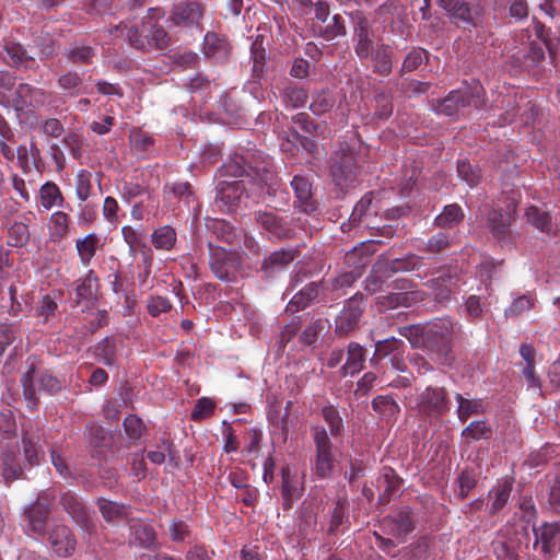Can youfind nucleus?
I'll list each match as a JSON object with an SVG mask.
<instances>
[{"mask_svg":"<svg viewBox=\"0 0 560 560\" xmlns=\"http://www.w3.org/2000/svg\"><path fill=\"white\" fill-rule=\"evenodd\" d=\"M220 176L249 177L258 187L259 197L276 211H285L290 206V194L282 187L272 161L261 151L247 149L235 153L219 170Z\"/></svg>","mask_w":560,"mask_h":560,"instance_id":"obj_1","label":"nucleus"},{"mask_svg":"<svg viewBox=\"0 0 560 560\" xmlns=\"http://www.w3.org/2000/svg\"><path fill=\"white\" fill-rule=\"evenodd\" d=\"M460 324L451 317H439L424 325H408L398 328L413 349H425L438 363L451 364L452 350L460 332Z\"/></svg>","mask_w":560,"mask_h":560,"instance_id":"obj_2","label":"nucleus"},{"mask_svg":"<svg viewBox=\"0 0 560 560\" xmlns=\"http://www.w3.org/2000/svg\"><path fill=\"white\" fill-rule=\"evenodd\" d=\"M39 438L27 431L22 435L23 458L20 455L19 448L14 446H2L1 460V475L5 482L24 477L26 470H30L40 464V458L44 456L42 446L38 444Z\"/></svg>","mask_w":560,"mask_h":560,"instance_id":"obj_3","label":"nucleus"},{"mask_svg":"<svg viewBox=\"0 0 560 560\" xmlns=\"http://www.w3.org/2000/svg\"><path fill=\"white\" fill-rule=\"evenodd\" d=\"M329 171L334 184L346 191L359 184L362 158L354 147L341 142L330 158Z\"/></svg>","mask_w":560,"mask_h":560,"instance_id":"obj_4","label":"nucleus"},{"mask_svg":"<svg viewBox=\"0 0 560 560\" xmlns=\"http://www.w3.org/2000/svg\"><path fill=\"white\" fill-rule=\"evenodd\" d=\"M406 343L398 338L390 337L375 342V350L370 359V365L376 371L384 369L382 362L387 361L395 372L405 373L408 371L406 362Z\"/></svg>","mask_w":560,"mask_h":560,"instance_id":"obj_5","label":"nucleus"},{"mask_svg":"<svg viewBox=\"0 0 560 560\" xmlns=\"http://www.w3.org/2000/svg\"><path fill=\"white\" fill-rule=\"evenodd\" d=\"M485 104V90L478 82H475L464 89L450 92L439 105L438 112L446 116H454L458 110L468 106H474L479 109L482 108Z\"/></svg>","mask_w":560,"mask_h":560,"instance_id":"obj_6","label":"nucleus"},{"mask_svg":"<svg viewBox=\"0 0 560 560\" xmlns=\"http://www.w3.org/2000/svg\"><path fill=\"white\" fill-rule=\"evenodd\" d=\"M209 268L217 279L224 282L235 280L236 273L242 266V259L237 252L225 249L208 242Z\"/></svg>","mask_w":560,"mask_h":560,"instance_id":"obj_7","label":"nucleus"},{"mask_svg":"<svg viewBox=\"0 0 560 560\" xmlns=\"http://www.w3.org/2000/svg\"><path fill=\"white\" fill-rule=\"evenodd\" d=\"M516 219L515 203H509L505 211L491 209L487 213V228L492 236L504 245H512L518 237L513 229Z\"/></svg>","mask_w":560,"mask_h":560,"instance_id":"obj_8","label":"nucleus"},{"mask_svg":"<svg viewBox=\"0 0 560 560\" xmlns=\"http://www.w3.org/2000/svg\"><path fill=\"white\" fill-rule=\"evenodd\" d=\"M366 307L365 296L355 293L348 299L335 318L334 332L340 337H348L360 328L361 319Z\"/></svg>","mask_w":560,"mask_h":560,"instance_id":"obj_9","label":"nucleus"},{"mask_svg":"<svg viewBox=\"0 0 560 560\" xmlns=\"http://www.w3.org/2000/svg\"><path fill=\"white\" fill-rule=\"evenodd\" d=\"M450 398L444 387L428 386L417 397V411L429 421L439 420L450 411Z\"/></svg>","mask_w":560,"mask_h":560,"instance_id":"obj_10","label":"nucleus"},{"mask_svg":"<svg viewBox=\"0 0 560 560\" xmlns=\"http://www.w3.org/2000/svg\"><path fill=\"white\" fill-rule=\"evenodd\" d=\"M375 269L377 271H384L386 278L397 272H413L419 279L434 275L429 265L424 261V258L416 254H408L405 257L392 260L382 255L375 262Z\"/></svg>","mask_w":560,"mask_h":560,"instance_id":"obj_11","label":"nucleus"},{"mask_svg":"<svg viewBox=\"0 0 560 560\" xmlns=\"http://www.w3.org/2000/svg\"><path fill=\"white\" fill-rule=\"evenodd\" d=\"M314 16L318 24H313V31L323 39L330 42L347 34L346 23L340 14L330 16V7L326 1L312 3Z\"/></svg>","mask_w":560,"mask_h":560,"instance_id":"obj_12","label":"nucleus"},{"mask_svg":"<svg viewBox=\"0 0 560 560\" xmlns=\"http://www.w3.org/2000/svg\"><path fill=\"white\" fill-rule=\"evenodd\" d=\"M311 432L315 444V474L320 478H327L332 472L335 464L331 440L324 427H312Z\"/></svg>","mask_w":560,"mask_h":560,"instance_id":"obj_13","label":"nucleus"},{"mask_svg":"<svg viewBox=\"0 0 560 560\" xmlns=\"http://www.w3.org/2000/svg\"><path fill=\"white\" fill-rule=\"evenodd\" d=\"M353 27L354 51L361 60H368L375 48V32L372 23L361 11L351 14Z\"/></svg>","mask_w":560,"mask_h":560,"instance_id":"obj_14","label":"nucleus"},{"mask_svg":"<svg viewBox=\"0 0 560 560\" xmlns=\"http://www.w3.org/2000/svg\"><path fill=\"white\" fill-rule=\"evenodd\" d=\"M256 225L268 234L269 238L289 240L294 235L291 222L275 211L256 210L253 213Z\"/></svg>","mask_w":560,"mask_h":560,"instance_id":"obj_15","label":"nucleus"},{"mask_svg":"<svg viewBox=\"0 0 560 560\" xmlns=\"http://www.w3.org/2000/svg\"><path fill=\"white\" fill-rule=\"evenodd\" d=\"M214 203L217 208L225 213L236 211L246 195V188L242 180H220L215 188Z\"/></svg>","mask_w":560,"mask_h":560,"instance_id":"obj_16","label":"nucleus"},{"mask_svg":"<svg viewBox=\"0 0 560 560\" xmlns=\"http://www.w3.org/2000/svg\"><path fill=\"white\" fill-rule=\"evenodd\" d=\"M459 281L457 268H445L442 273L425 282V285L431 291L433 301L440 306H446L454 293L455 288Z\"/></svg>","mask_w":560,"mask_h":560,"instance_id":"obj_17","label":"nucleus"},{"mask_svg":"<svg viewBox=\"0 0 560 560\" xmlns=\"http://www.w3.org/2000/svg\"><path fill=\"white\" fill-rule=\"evenodd\" d=\"M534 547L539 546L545 560L553 558L560 551V523L545 522L533 526Z\"/></svg>","mask_w":560,"mask_h":560,"instance_id":"obj_18","label":"nucleus"},{"mask_svg":"<svg viewBox=\"0 0 560 560\" xmlns=\"http://www.w3.org/2000/svg\"><path fill=\"white\" fill-rule=\"evenodd\" d=\"M58 497L62 510L77 525L86 530L93 527L86 505L74 491L69 489L60 490Z\"/></svg>","mask_w":560,"mask_h":560,"instance_id":"obj_19","label":"nucleus"},{"mask_svg":"<svg viewBox=\"0 0 560 560\" xmlns=\"http://www.w3.org/2000/svg\"><path fill=\"white\" fill-rule=\"evenodd\" d=\"M203 7L195 0L182 1L173 5L168 21L178 27L202 30Z\"/></svg>","mask_w":560,"mask_h":560,"instance_id":"obj_20","label":"nucleus"},{"mask_svg":"<svg viewBox=\"0 0 560 560\" xmlns=\"http://www.w3.org/2000/svg\"><path fill=\"white\" fill-rule=\"evenodd\" d=\"M50 548L58 557H70L75 551L77 539L73 532L63 524L52 525L45 535Z\"/></svg>","mask_w":560,"mask_h":560,"instance_id":"obj_21","label":"nucleus"},{"mask_svg":"<svg viewBox=\"0 0 560 560\" xmlns=\"http://www.w3.org/2000/svg\"><path fill=\"white\" fill-rule=\"evenodd\" d=\"M290 186L295 197L293 202L294 208L307 214L317 210V202L313 197V186L308 176L303 174L294 175L290 182Z\"/></svg>","mask_w":560,"mask_h":560,"instance_id":"obj_22","label":"nucleus"},{"mask_svg":"<svg viewBox=\"0 0 560 560\" xmlns=\"http://www.w3.org/2000/svg\"><path fill=\"white\" fill-rule=\"evenodd\" d=\"M201 51L206 58L223 65L230 59L232 45L225 35L209 31L205 34Z\"/></svg>","mask_w":560,"mask_h":560,"instance_id":"obj_23","label":"nucleus"},{"mask_svg":"<svg viewBox=\"0 0 560 560\" xmlns=\"http://www.w3.org/2000/svg\"><path fill=\"white\" fill-rule=\"evenodd\" d=\"M14 94L13 106L16 110H21L25 106L45 107L50 104L51 93L27 83L19 84Z\"/></svg>","mask_w":560,"mask_h":560,"instance_id":"obj_24","label":"nucleus"},{"mask_svg":"<svg viewBox=\"0 0 560 560\" xmlns=\"http://www.w3.org/2000/svg\"><path fill=\"white\" fill-rule=\"evenodd\" d=\"M298 256V249L276 250L262 260L259 271L266 279L275 278L278 273L285 270Z\"/></svg>","mask_w":560,"mask_h":560,"instance_id":"obj_25","label":"nucleus"},{"mask_svg":"<svg viewBox=\"0 0 560 560\" xmlns=\"http://www.w3.org/2000/svg\"><path fill=\"white\" fill-rule=\"evenodd\" d=\"M129 544L144 549H152L158 546L154 528L139 518L129 520Z\"/></svg>","mask_w":560,"mask_h":560,"instance_id":"obj_26","label":"nucleus"},{"mask_svg":"<svg viewBox=\"0 0 560 560\" xmlns=\"http://www.w3.org/2000/svg\"><path fill=\"white\" fill-rule=\"evenodd\" d=\"M97 280L93 270H89L83 278L78 280L75 288L77 304H82L83 311H89L96 305L98 292Z\"/></svg>","mask_w":560,"mask_h":560,"instance_id":"obj_27","label":"nucleus"},{"mask_svg":"<svg viewBox=\"0 0 560 560\" xmlns=\"http://www.w3.org/2000/svg\"><path fill=\"white\" fill-rule=\"evenodd\" d=\"M382 243L381 241H368L361 243L360 246L353 247L345 254L343 262L351 270L363 273L364 268L369 262V258L375 252V245Z\"/></svg>","mask_w":560,"mask_h":560,"instance_id":"obj_28","label":"nucleus"},{"mask_svg":"<svg viewBox=\"0 0 560 560\" xmlns=\"http://www.w3.org/2000/svg\"><path fill=\"white\" fill-rule=\"evenodd\" d=\"M47 510H42L33 504L24 508L25 530L28 535L35 537H45L49 528L47 522L49 517Z\"/></svg>","mask_w":560,"mask_h":560,"instance_id":"obj_29","label":"nucleus"},{"mask_svg":"<svg viewBox=\"0 0 560 560\" xmlns=\"http://www.w3.org/2000/svg\"><path fill=\"white\" fill-rule=\"evenodd\" d=\"M366 361V350L358 342L351 341L347 347V360L339 369L341 377L353 376L361 372Z\"/></svg>","mask_w":560,"mask_h":560,"instance_id":"obj_30","label":"nucleus"},{"mask_svg":"<svg viewBox=\"0 0 560 560\" xmlns=\"http://www.w3.org/2000/svg\"><path fill=\"white\" fill-rule=\"evenodd\" d=\"M96 506L98 508L102 517L107 523H119L122 521H127L129 523V520L132 518L130 517L131 508L124 503L112 501L105 498H98L96 501Z\"/></svg>","mask_w":560,"mask_h":560,"instance_id":"obj_31","label":"nucleus"},{"mask_svg":"<svg viewBox=\"0 0 560 560\" xmlns=\"http://www.w3.org/2000/svg\"><path fill=\"white\" fill-rule=\"evenodd\" d=\"M3 50L5 52L4 61L12 68L27 69L30 63L34 62V57L28 54L26 48L13 39L3 40Z\"/></svg>","mask_w":560,"mask_h":560,"instance_id":"obj_32","label":"nucleus"},{"mask_svg":"<svg viewBox=\"0 0 560 560\" xmlns=\"http://www.w3.org/2000/svg\"><path fill=\"white\" fill-rule=\"evenodd\" d=\"M388 527L389 534L395 537L404 538L415 529V523L408 509H401L393 515H388L383 521Z\"/></svg>","mask_w":560,"mask_h":560,"instance_id":"obj_33","label":"nucleus"},{"mask_svg":"<svg viewBox=\"0 0 560 560\" xmlns=\"http://www.w3.org/2000/svg\"><path fill=\"white\" fill-rule=\"evenodd\" d=\"M319 289L320 282H308L291 298L285 311L293 314L308 307L318 298Z\"/></svg>","mask_w":560,"mask_h":560,"instance_id":"obj_34","label":"nucleus"},{"mask_svg":"<svg viewBox=\"0 0 560 560\" xmlns=\"http://www.w3.org/2000/svg\"><path fill=\"white\" fill-rule=\"evenodd\" d=\"M281 497L284 511L291 510L294 503L301 498L303 489L299 488L298 481L291 476L289 466L281 468Z\"/></svg>","mask_w":560,"mask_h":560,"instance_id":"obj_35","label":"nucleus"},{"mask_svg":"<svg viewBox=\"0 0 560 560\" xmlns=\"http://www.w3.org/2000/svg\"><path fill=\"white\" fill-rule=\"evenodd\" d=\"M513 490V480L503 479L500 480L497 486L489 491V514L494 515L500 512L509 502L511 492Z\"/></svg>","mask_w":560,"mask_h":560,"instance_id":"obj_36","label":"nucleus"},{"mask_svg":"<svg viewBox=\"0 0 560 560\" xmlns=\"http://www.w3.org/2000/svg\"><path fill=\"white\" fill-rule=\"evenodd\" d=\"M373 61V72L387 77L393 70V51L386 44H376L372 50V56L369 58Z\"/></svg>","mask_w":560,"mask_h":560,"instance_id":"obj_37","label":"nucleus"},{"mask_svg":"<svg viewBox=\"0 0 560 560\" xmlns=\"http://www.w3.org/2000/svg\"><path fill=\"white\" fill-rule=\"evenodd\" d=\"M39 203L45 210H50L54 207L68 208L71 210L69 205H65V198L54 182H46L39 188Z\"/></svg>","mask_w":560,"mask_h":560,"instance_id":"obj_38","label":"nucleus"},{"mask_svg":"<svg viewBox=\"0 0 560 560\" xmlns=\"http://www.w3.org/2000/svg\"><path fill=\"white\" fill-rule=\"evenodd\" d=\"M374 214H376V208L373 205V192H368L355 203L349 222L353 226L365 222V226L370 228L369 219Z\"/></svg>","mask_w":560,"mask_h":560,"instance_id":"obj_39","label":"nucleus"},{"mask_svg":"<svg viewBox=\"0 0 560 560\" xmlns=\"http://www.w3.org/2000/svg\"><path fill=\"white\" fill-rule=\"evenodd\" d=\"M438 4L450 15L464 24H475V14L463 0H438Z\"/></svg>","mask_w":560,"mask_h":560,"instance_id":"obj_40","label":"nucleus"},{"mask_svg":"<svg viewBox=\"0 0 560 560\" xmlns=\"http://www.w3.org/2000/svg\"><path fill=\"white\" fill-rule=\"evenodd\" d=\"M96 55L95 47L85 45L81 42L71 44L63 50L66 59L72 63L90 65Z\"/></svg>","mask_w":560,"mask_h":560,"instance_id":"obj_41","label":"nucleus"},{"mask_svg":"<svg viewBox=\"0 0 560 560\" xmlns=\"http://www.w3.org/2000/svg\"><path fill=\"white\" fill-rule=\"evenodd\" d=\"M117 30L121 31L124 38L135 49L151 51L150 39H148L144 34L148 33V31L145 28H141L140 23L131 26H118Z\"/></svg>","mask_w":560,"mask_h":560,"instance_id":"obj_42","label":"nucleus"},{"mask_svg":"<svg viewBox=\"0 0 560 560\" xmlns=\"http://www.w3.org/2000/svg\"><path fill=\"white\" fill-rule=\"evenodd\" d=\"M425 292L421 290L389 293L383 298L382 305L395 308L398 306L409 307L418 302L423 301Z\"/></svg>","mask_w":560,"mask_h":560,"instance_id":"obj_43","label":"nucleus"},{"mask_svg":"<svg viewBox=\"0 0 560 560\" xmlns=\"http://www.w3.org/2000/svg\"><path fill=\"white\" fill-rule=\"evenodd\" d=\"M455 400L458 402L457 417L462 422L467 421L471 416H478L486 411V405L481 398L469 399L462 394H456Z\"/></svg>","mask_w":560,"mask_h":560,"instance_id":"obj_44","label":"nucleus"},{"mask_svg":"<svg viewBox=\"0 0 560 560\" xmlns=\"http://www.w3.org/2000/svg\"><path fill=\"white\" fill-rule=\"evenodd\" d=\"M465 218V213L460 206L457 203L447 205L443 211L435 217L434 225L443 230H448L457 226Z\"/></svg>","mask_w":560,"mask_h":560,"instance_id":"obj_45","label":"nucleus"},{"mask_svg":"<svg viewBox=\"0 0 560 560\" xmlns=\"http://www.w3.org/2000/svg\"><path fill=\"white\" fill-rule=\"evenodd\" d=\"M328 319L324 317H312L299 336L300 342L304 346L315 345L319 336L328 329Z\"/></svg>","mask_w":560,"mask_h":560,"instance_id":"obj_46","label":"nucleus"},{"mask_svg":"<svg viewBox=\"0 0 560 560\" xmlns=\"http://www.w3.org/2000/svg\"><path fill=\"white\" fill-rule=\"evenodd\" d=\"M525 215L528 223L542 233L551 234L555 232V224L548 211H545L536 206H530L526 209Z\"/></svg>","mask_w":560,"mask_h":560,"instance_id":"obj_47","label":"nucleus"},{"mask_svg":"<svg viewBox=\"0 0 560 560\" xmlns=\"http://www.w3.org/2000/svg\"><path fill=\"white\" fill-rule=\"evenodd\" d=\"M349 502L347 498H339L330 512L329 526L327 528L328 535H337L342 525L349 524L348 513Z\"/></svg>","mask_w":560,"mask_h":560,"instance_id":"obj_48","label":"nucleus"},{"mask_svg":"<svg viewBox=\"0 0 560 560\" xmlns=\"http://www.w3.org/2000/svg\"><path fill=\"white\" fill-rule=\"evenodd\" d=\"M100 244L101 237L95 233H90L75 241V248L83 265L88 266L91 262Z\"/></svg>","mask_w":560,"mask_h":560,"instance_id":"obj_49","label":"nucleus"},{"mask_svg":"<svg viewBox=\"0 0 560 560\" xmlns=\"http://www.w3.org/2000/svg\"><path fill=\"white\" fill-rule=\"evenodd\" d=\"M372 409L378 413L381 419L390 420L400 412L399 405L390 395H378L371 402Z\"/></svg>","mask_w":560,"mask_h":560,"instance_id":"obj_50","label":"nucleus"},{"mask_svg":"<svg viewBox=\"0 0 560 560\" xmlns=\"http://www.w3.org/2000/svg\"><path fill=\"white\" fill-rule=\"evenodd\" d=\"M57 83L58 86L66 93V95L70 97L84 94L83 78L79 72L74 70H70L61 74L58 78Z\"/></svg>","mask_w":560,"mask_h":560,"instance_id":"obj_51","label":"nucleus"},{"mask_svg":"<svg viewBox=\"0 0 560 560\" xmlns=\"http://www.w3.org/2000/svg\"><path fill=\"white\" fill-rule=\"evenodd\" d=\"M207 230L220 242L232 244L235 231L232 224L222 219H207Z\"/></svg>","mask_w":560,"mask_h":560,"instance_id":"obj_52","label":"nucleus"},{"mask_svg":"<svg viewBox=\"0 0 560 560\" xmlns=\"http://www.w3.org/2000/svg\"><path fill=\"white\" fill-rule=\"evenodd\" d=\"M250 58L253 61L252 78L254 79L253 84L258 85L259 80L266 73V60L267 54L264 47L257 43H253L250 47Z\"/></svg>","mask_w":560,"mask_h":560,"instance_id":"obj_53","label":"nucleus"},{"mask_svg":"<svg viewBox=\"0 0 560 560\" xmlns=\"http://www.w3.org/2000/svg\"><path fill=\"white\" fill-rule=\"evenodd\" d=\"M151 242L156 249L171 250L176 244V231L170 225H163L152 233Z\"/></svg>","mask_w":560,"mask_h":560,"instance_id":"obj_54","label":"nucleus"},{"mask_svg":"<svg viewBox=\"0 0 560 560\" xmlns=\"http://www.w3.org/2000/svg\"><path fill=\"white\" fill-rule=\"evenodd\" d=\"M159 448L160 450L158 451H149L147 453V457L151 463L161 465L165 462L167 456L170 462L177 464L179 456L174 443L171 440L163 439L161 445H159Z\"/></svg>","mask_w":560,"mask_h":560,"instance_id":"obj_55","label":"nucleus"},{"mask_svg":"<svg viewBox=\"0 0 560 560\" xmlns=\"http://www.w3.org/2000/svg\"><path fill=\"white\" fill-rule=\"evenodd\" d=\"M453 237L446 231H440L431 235L419 249L427 254H439L446 250L452 245Z\"/></svg>","mask_w":560,"mask_h":560,"instance_id":"obj_56","label":"nucleus"},{"mask_svg":"<svg viewBox=\"0 0 560 560\" xmlns=\"http://www.w3.org/2000/svg\"><path fill=\"white\" fill-rule=\"evenodd\" d=\"M336 103L332 91L325 89L313 95L312 103L310 105L311 110L315 115H323L328 113Z\"/></svg>","mask_w":560,"mask_h":560,"instance_id":"obj_57","label":"nucleus"},{"mask_svg":"<svg viewBox=\"0 0 560 560\" xmlns=\"http://www.w3.org/2000/svg\"><path fill=\"white\" fill-rule=\"evenodd\" d=\"M401 485V479L396 475L394 469L384 467L381 477L378 478V488L383 489V499H388L398 491Z\"/></svg>","mask_w":560,"mask_h":560,"instance_id":"obj_58","label":"nucleus"},{"mask_svg":"<svg viewBox=\"0 0 560 560\" xmlns=\"http://www.w3.org/2000/svg\"><path fill=\"white\" fill-rule=\"evenodd\" d=\"M95 357L105 365H113L116 360V345L113 338L106 337L94 347Z\"/></svg>","mask_w":560,"mask_h":560,"instance_id":"obj_59","label":"nucleus"},{"mask_svg":"<svg viewBox=\"0 0 560 560\" xmlns=\"http://www.w3.org/2000/svg\"><path fill=\"white\" fill-rule=\"evenodd\" d=\"M462 436L471 440H488L492 436V429L485 420L470 422L463 431Z\"/></svg>","mask_w":560,"mask_h":560,"instance_id":"obj_60","label":"nucleus"},{"mask_svg":"<svg viewBox=\"0 0 560 560\" xmlns=\"http://www.w3.org/2000/svg\"><path fill=\"white\" fill-rule=\"evenodd\" d=\"M322 416L328 424L330 435L339 436L343 430V421L339 411L331 405L325 406L322 409Z\"/></svg>","mask_w":560,"mask_h":560,"instance_id":"obj_61","label":"nucleus"},{"mask_svg":"<svg viewBox=\"0 0 560 560\" xmlns=\"http://www.w3.org/2000/svg\"><path fill=\"white\" fill-rule=\"evenodd\" d=\"M30 238L27 224L23 222H14L9 229L8 244L10 246H23Z\"/></svg>","mask_w":560,"mask_h":560,"instance_id":"obj_62","label":"nucleus"},{"mask_svg":"<svg viewBox=\"0 0 560 560\" xmlns=\"http://www.w3.org/2000/svg\"><path fill=\"white\" fill-rule=\"evenodd\" d=\"M427 58H428L427 50H424L422 48H413L405 57L402 65H401L400 73L404 74L406 72H411V71L417 70L422 65L424 59H427Z\"/></svg>","mask_w":560,"mask_h":560,"instance_id":"obj_63","label":"nucleus"},{"mask_svg":"<svg viewBox=\"0 0 560 560\" xmlns=\"http://www.w3.org/2000/svg\"><path fill=\"white\" fill-rule=\"evenodd\" d=\"M69 215L63 211H56L50 215V231L55 237H63L69 232Z\"/></svg>","mask_w":560,"mask_h":560,"instance_id":"obj_64","label":"nucleus"}]
</instances>
